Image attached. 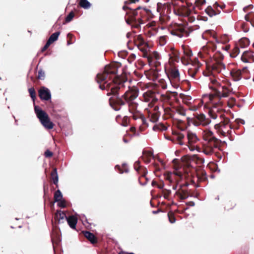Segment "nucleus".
Segmentation results:
<instances>
[{"label": "nucleus", "mask_w": 254, "mask_h": 254, "mask_svg": "<svg viewBox=\"0 0 254 254\" xmlns=\"http://www.w3.org/2000/svg\"><path fill=\"white\" fill-rule=\"evenodd\" d=\"M66 221L69 227L73 229L76 228V225L77 222V219L74 216H70L67 217Z\"/></svg>", "instance_id": "nucleus-11"}, {"label": "nucleus", "mask_w": 254, "mask_h": 254, "mask_svg": "<svg viewBox=\"0 0 254 254\" xmlns=\"http://www.w3.org/2000/svg\"><path fill=\"white\" fill-rule=\"evenodd\" d=\"M123 171H120V173H123Z\"/></svg>", "instance_id": "nucleus-56"}, {"label": "nucleus", "mask_w": 254, "mask_h": 254, "mask_svg": "<svg viewBox=\"0 0 254 254\" xmlns=\"http://www.w3.org/2000/svg\"><path fill=\"white\" fill-rule=\"evenodd\" d=\"M245 19L247 21H249L250 19H249V15H247L245 16Z\"/></svg>", "instance_id": "nucleus-44"}, {"label": "nucleus", "mask_w": 254, "mask_h": 254, "mask_svg": "<svg viewBox=\"0 0 254 254\" xmlns=\"http://www.w3.org/2000/svg\"><path fill=\"white\" fill-rule=\"evenodd\" d=\"M135 130V128L134 127H131L130 128V130L132 131H134Z\"/></svg>", "instance_id": "nucleus-46"}, {"label": "nucleus", "mask_w": 254, "mask_h": 254, "mask_svg": "<svg viewBox=\"0 0 254 254\" xmlns=\"http://www.w3.org/2000/svg\"><path fill=\"white\" fill-rule=\"evenodd\" d=\"M209 116L213 119H216L217 118V115L213 114L212 112H209Z\"/></svg>", "instance_id": "nucleus-31"}, {"label": "nucleus", "mask_w": 254, "mask_h": 254, "mask_svg": "<svg viewBox=\"0 0 254 254\" xmlns=\"http://www.w3.org/2000/svg\"><path fill=\"white\" fill-rule=\"evenodd\" d=\"M247 8V7H244V11H245V10H246V9Z\"/></svg>", "instance_id": "nucleus-53"}, {"label": "nucleus", "mask_w": 254, "mask_h": 254, "mask_svg": "<svg viewBox=\"0 0 254 254\" xmlns=\"http://www.w3.org/2000/svg\"><path fill=\"white\" fill-rule=\"evenodd\" d=\"M34 110L37 118L45 128L51 129L53 128L54 124L50 121L48 115L45 111L38 106H35Z\"/></svg>", "instance_id": "nucleus-4"}, {"label": "nucleus", "mask_w": 254, "mask_h": 254, "mask_svg": "<svg viewBox=\"0 0 254 254\" xmlns=\"http://www.w3.org/2000/svg\"><path fill=\"white\" fill-rule=\"evenodd\" d=\"M130 0V2L129 3H135L136 2H138V1H137V0Z\"/></svg>", "instance_id": "nucleus-41"}, {"label": "nucleus", "mask_w": 254, "mask_h": 254, "mask_svg": "<svg viewBox=\"0 0 254 254\" xmlns=\"http://www.w3.org/2000/svg\"><path fill=\"white\" fill-rule=\"evenodd\" d=\"M51 177L52 178V180L53 181V183L54 184L57 185V187H58V172L56 168H54L53 171L51 173Z\"/></svg>", "instance_id": "nucleus-16"}, {"label": "nucleus", "mask_w": 254, "mask_h": 254, "mask_svg": "<svg viewBox=\"0 0 254 254\" xmlns=\"http://www.w3.org/2000/svg\"><path fill=\"white\" fill-rule=\"evenodd\" d=\"M191 110H192V111H195V110H197V108H195V107H194V108L191 109Z\"/></svg>", "instance_id": "nucleus-48"}, {"label": "nucleus", "mask_w": 254, "mask_h": 254, "mask_svg": "<svg viewBox=\"0 0 254 254\" xmlns=\"http://www.w3.org/2000/svg\"><path fill=\"white\" fill-rule=\"evenodd\" d=\"M63 198V195L61 191L58 190L54 194V199L55 202H59Z\"/></svg>", "instance_id": "nucleus-20"}, {"label": "nucleus", "mask_w": 254, "mask_h": 254, "mask_svg": "<svg viewBox=\"0 0 254 254\" xmlns=\"http://www.w3.org/2000/svg\"><path fill=\"white\" fill-rule=\"evenodd\" d=\"M188 196L185 195L180 194V198L182 199H185L187 198Z\"/></svg>", "instance_id": "nucleus-38"}, {"label": "nucleus", "mask_w": 254, "mask_h": 254, "mask_svg": "<svg viewBox=\"0 0 254 254\" xmlns=\"http://www.w3.org/2000/svg\"><path fill=\"white\" fill-rule=\"evenodd\" d=\"M79 5L86 9H89L91 7V3L87 0H80Z\"/></svg>", "instance_id": "nucleus-18"}, {"label": "nucleus", "mask_w": 254, "mask_h": 254, "mask_svg": "<svg viewBox=\"0 0 254 254\" xmlns=\"http://www.w3.org/2000/svg\"><path fill=\"white\" fill-rule=\"evenodd\" d=\"M84 236L90 241V242L92 244H94L96 242V239L95 238V236L91 233L88 231H83V232Z\"/></svg>", "instance_id": "nucleus-14"}, {"label": "nucleus", "mask_w": 254, "mask_h": 254, "mask_svg": "<svg viewBox=\"0 0 254 254\" xmlns=\"http://www.w3.org/2000/svg\"><path fill=\"white\" fill-rule=\"evenodd\" d=\"M39 96L42 100L48 101L51 98L50 91L45 87H42L39 89Z\"/></svg>", "instance_id": "nucleus-7"}, {"label": "nucleus", "mask_w": 254, "mask_h": 254, "mask_svg": "<svg viewBox=\"0 0 254 254\" xmlns=\"http://www.w3.org/2000/svg\"><path fill=\"white\" fill-rule=\"evenodd\" d=\"M141 8V7L140 6H139L137 8V9H140Z\"/></svg>", "instance_id": "nucleus-54"}, {"label": "nucleus", "mask_w": 254, "mask_h": 254, "mask_svg": "<svg viewBox=\"0 0 254 254\" xmlns=\"http://www.w3.org/2000/svg\"><path fill=\"white\" fill-rule=\"evenodd\" d=\"M203 140L205 141H218L213 134V133L209 128H206L202 132Z\"/></svg>", "instance_id": "nucleus-8"}, {"label": "nucleus", "mask_w": 254, "mask_h": 254, "mask_svg": "<svg viewBox=\"0 0 254 254\" xmlns=\"http://www.w3.org/2000/svg\"><path fill=\"white\" fill-rule=\"evenodd\" d=\"M137 1L143 4L148 2L149 1V0H137Z\"/></svg>", "instance_id": "nucleus-34"}, {"label": "nucleus", "mask_w": 254, "mask_h": 254, "mask_svg": "<svg viewBox=\"0 0 254 254\" xmlns=\"http://www.w3.org/2000/svg\"><path fill=\"white\" fill-rule=\"evenodd\" d=\"M226 66L221 62H217L212 65V70L218 73L224 72L225 70Z\"/></svg>", "instance_id": "nucleus-9"}, {"label": "nucleus", "mask_w": 254, "mask_h": 254, "mask_svg": "<svg viewBox=\"0 0 254 254\" xmlns=\"http://www.w3.org/2000/svg\"><path fill=\"white\" fill-rule=\"evenodd\" d=\"M173 141L177 140L176 143L180 145H184V149H189L191 151L197 150L200 152L201 148L197 145V143L199 139L195 133L188 132L187 133V142L185 141V135L181 133H177L175 135L172 139Z\"/></svg>", "instance_id": "nucleus-2"}, {"label": "nucleus", "mask_w": 254, "mask_h": 254, "mask_svg": "<svg viewBox=\"0 0 254 254\" xmlns=\"http://www.w3.org/2000/svg\"><path fill=\"white\" fill-rule=\"evenodd\" d=\"M170 76L175 81H180V73L179 70L177 68H173L171 69Z\"/></svg>", "instance_id": "nucleus-12"}, {"label": "nucleus", "mask_w": 254, "mask_h": 254, "mask_svg": "<svg viewBox=\"0 0 254 254\" xmlns=\"http://www.w3.org/2000/svg\"><path fill=\"white\" fill-rule=\"evenodd\" d=\"M118 72L117 68L114 65H107L104 68L101 70L96 76V80L100 84L99 87L101 90H106L108 96L113 95V97L110 98V104L112 102L123 105L125 101L120 97V92H124L121 97L128 103L129 111L132 109L137 108V104L134 100L138 96V93L135 91H124L126 81L123 82H109V80L112 78V76L115 75Z\"/></svg>", "instance_id": "nucleus-1"}, {"label": "nucleus", "mask_w": 254, "mask_h": 254, "mask_svg": "<svg viewBox=\"0 0 254 254\" xmlns=\"http://www.w3.org/2000/svg\"><path fill=\"white\" fill-rule=\"evenodd\" d=\"M230 74L235 81H238L242 78V72L241 70H232Z\"/></svg>", "instance_id": "nucleus-13"}, {"label": "nucleus", "mask_w": 254, "mask_h": 254, "mask_svg": "<svg viewBox=\"0 0 254 254\" xmlns=\"http://www.w3.org/2000/svg\"><path fill=\"white\" fill-rule=\"evenodd\" d=\"M55 216L58 220L59 223H61V221L64 220V219L66 220L67 218L65 213L61 210H58L57 211Z\"/></svg>", "instance_id": "nucleus-15"}, {"label": "nucleus", "mask_w": 254, "mask_h": 254, "mask_svg": "<svg viewBox=\"0 0 254 254\" xmlns=\"http://www.w3.org/2000/svg\"><path fill=\"white\" fill-rule=\"evenodd\" d=\"M178 113L183 116H185L186 115V112L184 109H180L178 110Z\"/></svg>", "instance_id": "nucleus-28"}, {"label": "nucleus", "mask_w": 254, "mask_h": 254, "mask_svg": "<svg viewBox=\"0 0 254 254\" xmlns=\"http://www.w3.org/2000/svg\"><path fill=\"white\" fill-rule=\"evenodd\" d=\"M162 88L166 89V88H167V85L166 84H164V85H162Z\"/></svg>", "instance_id": "nucleus-47"}, {"label": "nucleus", "mask_w": 254, "mask_h": 254, "mask_svg": "<svg viewBox=\"0 0 254 254\" xmlns=\"http://www.w3.org/2000/svg\"><path fill=\"white\" fill-rule=\"evenodd\" d=\"M114 109L116 111H118L120 110V108H115Z\"/></svg>", "instance_id": "nucleus-52"}, {"label": "nucleus", "mask_w": 254, "mask_h": 254, "mask_svg": "<svg viewBox=\"0 0 254 254\" xmlns=\"http://www.w3.org/2000/svg\"><path fill=\"white\" fill-rule=\"evenodd\" d=\"M123 9L126 10V9L127 8V7H126V6H124L123 7Z\"/></svg>", "instance_id": "nucleus-49"}, {"label": "nucleus", "mask_w": 254, "mask_h": 254, "mask_svg": "<svg viewBox=\"0 0 254 254\" xmlns=\"http://www.w3.org/2000/svg\"><path fill=\"white\" fill-rule=\"evenodd\" d=\"M189 205L191 206H193L195 205L194 202L193 201H190V202H189Z\"/></svg>", "instance_id": "nucleus-40"}, {"label": "nucleus", "mask_w": 254, "mask_h": 254, "mask_svg": "<svg viewBox=\"0 0 254 254\" xmlns=\"http://www.w3.org/2000/svg\"><path fill=\"white\" fill-rule=\"evenodd\" d=\"M214 5H216V6H219V4H218V3H217V2H216V3H215Z\"/></svg>", "instance_id": "nucleus-50"}, {"label": "nucleus", "mask_w": 254, "mask_h": 254, "mask_svg": "<svg viewBox=\"0 0 254 254\" xmlns=\"http://www.w3.org/2000/svg\"><path fill=\"white\" fill-rule=\"evenodd\" d=\"M29 92L30 95V96L33 100V101L34 102L35 99L36 98V94L35 90L33 88H31L29 89Z\"/></svg>", "instance_id": "nucleus-21"}, {"label": "nucleus", "mask_w": 254, "mask_h": 254, "mask_svg": "<svg viewBox=\"0 0 254 254\" xmlns=\"http://www.w3.org/2000/svg\"><path fill=\"white\" fill-rule=\"evenodd\" d=\"M139 161H136L135 162V164H134V168L135 169L138 171V169H139V167H138L137 166L139 165Z\"/></svg>", "instance_id": "nucleus-33"}, {"label": "nucleus", "mask_w": 254, "mask_h": 254, "mask_svg": "<svg viewBox=\"0 0 254 254\" xmlns=\"http://www.w3.org/2000/svg\"><path fill=\"white\" fill-rule=\"evenodd\" d=\"M176 134H177V133H176V134H174V135H173V136L171 138H170V137H166V138L167 139H168V140H171V141H173V142H174L175 143L177 144V143H176L177 140L173 141V139H172L173 138L174 136L175 135H176Z\"/></svg>", "instance_id": "nucleus-35"}, {"label": "nucleus", "mask_w": 254, "mask_h": 254, "mask_svg": "<svg viewBox=\"0 0 254 254\" xmlns=\"http://www.w3.org/2000/svg\"><path fill=\"white\" fill-rule=\"evenodd\" d=\"M74 17V13L72 12H70L65 18V21L66 22H70Z\"/></svg>", "instance_id": "nucleus-24"}, {"label": "nucleus", "mask_w": 254, "mask_h": 254, "mask_svg": "<svg viewBox=\"0 0 254 254\" xmlns=\"http://www.w3.org/2000/svg\"><path fill=\"white\" fill-rule=\"evenodd\" d=\"M161 126H162L161 129L162 130H166L167 129V128L166 127L164 126L163 125H162Z\"/></svg>", "instance_id": "nucleus-43"}, {"label": "nucleus", "mask_w": 254, "mask_h": 254, "mask_svg": "<svg viewBox=\"0 0 254 254\" xmlns=\"http://www.w3.org/2000/svg\"><path fill=\"white\" fill-rule=\"evenodd\" d=\"M125 2H126V3H128V2H127V1H126Z\"/></svg>", "instance_id": "nucleus-57"}, {"label": "nucleus", "mask_w": 254, "mask_h": 254, "mask_svg": "<svg viewBox=\"0 0 254 254\" xmlns=\"http://www.w3.org/2000/svg\"><path fill=\"white\" fill-rule=\"evenodd\" d=\"M45 77V72L42 70L40 69L38 71V78L40 79H43Z\"/></svg>", "instance_id": "nucleus-25"}, {"label": "nucleus", "mask_w": 254, "mask_h": 254, "mask_svg": "<svg viewBox=\"0 0 254 254\" xmlns=\"http://www.w3.org/2000/svg\"><path fill=\"white\" fill-rule=\"evenodd\" d=\"M210 80L214 86L212 88L215 90V93L210 96V100L213 104H215L217 103L213 101V97L216 96L219 98L227 97L229 93V90L225 86L221 85L216 79L210 78Z\"/></svg>", "instance_id": "nucleus-3"}, {"label": "nucleus", "mask_w": 254, "mask_h": 254, "mask_svg": "<svg viewBox=\"0 0 254 254\" xmlns=\"http://www.w3.org/2000/svg\"><path fill=\"white\" fill-rule=\"evenodd\" d=\"M211 123V121L206 118L204 114H197L193 119V124L195 126H202L206 127L209 125Z\"/></svg>", "instance_id": "nucleus-6"}, {"label": "nucleus", "mask_w": 254, "mask_h": 254, "mask_svg": "<svg viewBox=\"0 0 254 254\" xmlns=\"http://www.w3.org/2000/svg\"><path fill=\"white\" fill-rule=\"evenodd\" d=\"M123 141H124V142L125 143H127V142H128V141H129L128 140L126 139V138H123Z\"/></svg>", "instance_id": "nucleus-45"}, {"label": "nucleus", "mask_w": 254, "mask_h": 254, "mask_svg": "<svg viewBox=\"0 0 254 254\" xmlns=\"http://www.w3.org/2000/svg\"><path fill=\"white\" fill-rule=\"evenodd\" d=\"M209 14L210 15L212 16V15H213V14L216 15V13H212L211 15V14Z\"/></svg>", "instance_id": "nucleus-55"}, {"label": "nucleus", "mask_w": 254, "mask_h": 254, "mask_svg": "<svg viewBox=\"0 0 254 254\" xmlns=\"http://www.w3.org/2000/svg\"><path fill=\"white\" fill-rule=\"evenodd\" d=\"M234 102L235 99L232 98L229 101H227V103L229 107L232 108L234 105Z\"/></svg>", "instance_id": "nucleus-26"}, {"label": "nucleus", "mask_w": 254, "mask_h": 254, "mask_svg": "<svg viewBox=\"0 0 254 254\" xmlns=\"http://www.w3.org/2000/svg\"><path fill=\"white\" fill-rule=\"evenodd\" d=\"M222 126V125L221 124H217L215 125V128L216 129L219 128Z\"/></svg>", "instance_id": "nucleus-37"}, {"label": "nucleus", "mask_w": 254, "mask_h": 254, "mask_svg": "<svg viewBox=\"0 0 254 254\" xmlns=\"http://www.w3.org/2000/svg\"><path fill=\"white\" fill-rule=\"evenodd\" d=\"M60 34V32H56L53 34H52L50 37H49V39L48 40L47 42H48L50 44L53 43L54 42L58 40L59 36Z\"/></svg>", "instance_id": "nucleus-17"}, {"label": "nucleus", "mask_w": 254, "mask_h": 254, "mask_svg": "<svg viewBox=\"0 0 254 254\" xmlns=\"http://www.w3.org/2000/svg\"><path fill=\"white\" fill-rule=\"evenodd\" d=\"M192 100V98L190 96L186 95L183 97V102L186 104H189L190 103V101Z\"/></svg>", "instance_id": "nucleus-22"}, {"label": "nucleus", "mask_w": 254, "mask_h": 254, "mask_svg": "<svg viewBox=\"0 0 254 254\" xmlns=\"http://www.w3.org/2000/svg\"><path fill=\"white\" fill-rule=\"evenodd\" d=\"M223 49L225 51H228L229 49V46H226L225 48H223Z\"/></svg>", "instance_id": "nucleus-42"}, {"label": "nucleus", "mask_w": 254, "mask_h": 254, "mask_svg": "<svg viewBox=\"0 0 254 254\" xmlns=\"http://www.w3.org/2000/svg\"><path fill=\"white\" fill-rule=\"evenodd\" d=\"M45 155L46 157H51L53 156V153L51 151L47 150L45 152Z\"/></svg>", "instance_id": "nucleus-29"}, {"label": "nucleus", "mask_w": 254, "mask_h": 254, "mask_svg": "<svg viewBox=\"0 0 254 254\" xmlns=\"http://www.w3.org/2000/svg\"><path fill=\"white\" fill-rule=\"evenodd\" d=\"M50 45L51 44L48 42H47L45 45L42 48V51L46 50L50 46Z\"/></svg>", "instance_id": "nucleus-32"}, {"label": "nucleus", "mask_w": 254, "mask_h": 254, "mask_svg": "<svg viewBox=\"0 0 254 254\" xmlns=\"http://www.w3.org/2000/svg\"><path fill=\"white\" fill-rule=\"evenodd\" d=\"M235 50V53L237 55H238L240 53V50L238 48H236Z\"/></svg>", "instance_id": "nucleus-39"}, {"label": "nucleus", "mask_w": 254, "mask_h": 254, "mask_svg": "<svg viewBox=\"0 0 254 254\" xmlns=\"http://www.w3.org/2000/svg\"><path fill=\"white\" fill-rule=\"evenodd\" d=\"M58 205L62 208H64L65 207V202L64 200H61L59 201Z\"/></svg>", "instance_id": "nucleus-27"}, {"label": "nucleus", "mask_w": 254, "mask_h": 254, "mask_svg": "<svg viewBox=\"0 0 254 254\" xmlns=\"http://www.w3.org/2000/svg\"><path fill=\"white\" fill-rule=\"evenodd\" d=\"M250 44L249 40L247 38L241 39L239 41V46L241 48H244Z\"/></svg>", "instance_id": "nucleus-19"}, {"label": "nucleus", "mask_w": 254, "mask_h": 254, "mask_svg": "<svg viewBox=\"0 0 254 254\" xmlns=\"http://www.w3.org/2000/svg\"><path fill=\"white\" fill-rule=\"evenodd\" d=\"M137 108L132 109V110L129 111V112L132 114V117L134 120H137L139 118V116H141V115H138L135 113V110Z\"/></svg>", "instance_id": "nucleus-23"}, {"label": "nucleus", "mask_w": 254, "mask_h": 254, "mask_svg": "<svg viewBox=\"0 0 254 254\" xmlns=\"http://www.w3.org/2000/svg\"><path fill=\"white\" fill-rule=\"evenodd\" d=\"M169 220L171 223H174L176 221V219L173 216L168 215Z\"/></svg>", "instance_id": "nucleus-30"}, {"label": "nucleus", "mask_w": 254, "mask_h": 254, "mask_svg": "<svg viewBox=\"0 0 254 254\" xmlns=\"http://www.w3.org/2000/svg\"><path fill=\"white\" fill-rule=\"evenodd\" d=\"M115 167H116V168H119V169H120V167L118 165H117Z\"/></svg>", "instance_id": "nucleus-51"}, {"label": "nucleus", "mask_w": 254, "mask_h": 254, "mask_svg": "<svg viewBox=\"0 0 254 254\" xmlns=\"http://www.w3.org/2000/svg\"><path fill=\"white\" fill-rule=\"evenodd\" d=\"M218 141H205L202 142L201 151L207 155H210L214 152V150L218 147Z\"/></svg>", "instance_id": "nucleus-5"}, {"label": "nucleus", "mask_w": 254, "mask_h": 254, "mask_svg": "<svg viewBox=\"0 0 254 254\" xmlns=\"http://www.w3.org/2000/svg\"><path fill=\"white\" fill-rule=\"evenodd\" d=\"M253 53L248 51H244L241 57L242 61L244 63H250L253 60Z\"/></svg>", "instance_id": "nucleus-10"}, {"label": "nucleus", "mask_w": 254, "mask_h": 254, "mask_svg": "<svg viewBox=\"0 0 254 254\" xmlns=\"http://www.w3.org/2000/svg\"><path fill=\"white\" fill-rule=\"evenodd\" d=\"M171 82V84H172V85L176 88V89H178L179 88V85L177 83H174V84L172 83V82Z\"/></svg>", "instance_id": "nucleus-36"}]
</instances>
